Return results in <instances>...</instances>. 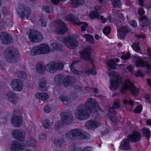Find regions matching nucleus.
Here are the masks:
<instances>
[{
	"mask_svg": "<svg viewBox=\"0 0 151 151\" xmlns=\"http://www.w3.org/2000/svg\"><path fill=\"white\" fill-rule=\"evenodd\" d=\"M78 97V93L76 92L73 93L71 96V98L72 99H76Z\"/></svg>",
	"mask_w": 151,
	"mask_h": 151,
	"instance_id": "obj_57",
	"label": "nucleus"
},
{
	"mask_svg": "<svg viewBox=\"0 0 151 151\" xmlns=\"http://www.w3.org/2000/svg\"><path fill=\"white\" fill-rule=\"evenodd\" d=\"M111 3L114 8L119 6L121 4L120 0H111Z\"/></svg>",
	"mask_w": 151,
	"mask_h": 151,
	"instance_id": "obj_43",
	"label": "nucleus"
},
{
	"mask_svg": "<svg viewBox=\"0 0 151 151\" xmlns=\"http://www.w3.org/2000/svg\"><path fill=\"white\" fill-rule=\"evenodd\" d=\"M44 111L46 113H49L51 111V109L48 106H45L44 109Z\"/></svg>",
	"mask_w": 151,
	"mask_h": 151,
	"instance_id": "obj_58",
	"label": "nucleus"
},
{
	"mask_svg": "<svg viewBox=\"0 0 151 151\" xmlns=\"http://www.w3.org/2000/svg\"><path fill=\"white\" fill-rule=\"evenodd\" d=\"M119 15L118 17L119 20L121 22L124 21L125 19V18L123 16L122 14L120 13H119Z\"/></svg>",
	"mask_w": 151,
	"mask_h": 151,
	"instance_id": "obj_61",
	"label": "nucleus"
},
{
	"mask_svg": "<svg viewBox=\"0 0 151 151\" xmlns=\"http://www.w3.org/2000/svg\"><path fill=\"white\" fill-rule=\"evenodd\" d=\"M142 133L144 136L146 137L148 139L150 137V130L147 127H144L142 130Z\"/></svg>",
	"mask_w": 151,
	"mask_h": 151,
	"instance_id": "obj_36",
	"label": "nucleus"
},
{
	"mask_svg": "<svg viewBox=\"0 0 151 151\" xmlns=\"http://www.w3.org/2000/svg\"><path fill=\"white\" fill-rule=\"evenodd\" d=\"M36 146V141L33 139H28L26 142V145L23 143H19L17 141H14L11 143L10 150L11 151H22L26 148L24 151H32L27 149V147H35Z\"/></svg>",
	"mask_w": 151,
	"mask_h": 151,
	"instance_id": "obj_2",
	"label": "nucleus"
},
{
	"mask_svg": "<svg viewBox=\"0 0 151 151\" xmlns=\"http://www.w3.org/2000/svg\"><path fill=\"white\" fill-rule=\"evenodd\" d=\"M12 134L13 137L15 139L21 142L24 141L25 134L23 131L19 130H14L12 132Z\"/></svg>",
	"mask_w": 151,
	"mask_h": 151,
	"instance_id": "obj_19",
	"label": "nucleus"
},
{
	"mask_svg": "<svg viewBox=\"0 0 151 151\" xmlns=\"http://www.w3.org/2000/svg\"><path fill=\"white\" fill-rule=\"evenodd\" d=\"M43 127L46 129H49L51 127L52 123L50 122V121L48 119H45L43 120Z\"/></svg>",
	"mask_w": 151,
	"mask_h": 151,
	"instance_id": "obj_38",
	"label": "nucleus"
},
{
	"mask_svg": "<svg viewBox=\"0 0 151 151\" xmlns=\"http://www.w3.org/2000/svg\"><path fill=\"white\" fill-rule=\"evenodd\" d=\"M63 78L62 76L58 75L56 76L54 78V81L51 84L53 85H58L62 82V79Z\"/></svg>",
	"mask_w": 151,
	"mask_h": 151,
	"instance_id": "obj_32",
	"label": "nucleus"
},
{
	"mask_svg": "<svg viewBox=\"0 0 151 151\" xmlns=\"http://www.w3.org/2000/svg\"><path fill=\"white\" fill-rule=\"evenodd\" d=\"M100 7L99 6H97L95 8V11H93L91 12L89 14V17L91 19H96L98 20L100 19V20L102 22L104 23L107 21L108 23H110L111 22V20L110 16L107 19L105 18H104L103 16H100L99 17V14L97 12L98 10H100Z\"/></svg>",
	"mask_w": 151,
	"mask_h": 151,
	"instance_id": "obj_10",
	"label": "nucleus"
},
{
	"mask_svg": "<svg viewBox=\"0 0 151 151\" xmlns=\"http://www.w3.org/2000/svg\"><path fill=\"white\" fill-rule=\"evenodd\" d=\"M46 139V136L44 133H41L39 136V140L40 142H42L45 141Z\"/></svg>",
	"mask_w": 151,
	"mask_h": 151,
	"instance_id": "obj_49",
	"label": "nucleus"
},
{
	"mask_svg": "<svg viewBox=\"0 0 151 151\" xmlns=\"http://www.w3.org/2000/svg\"><path fill=\"white\" fill-rule=\"evenodd\" d=\"M65 19L66 20L72 22L74 25L79 24L78 22L79 19L76 18L73 15L70 14L67 15L65 17Z\"/></svg>",
	"mask_w": 151,
	"mask_h": 151,
	"instance_id": "obj_28",
	"label": "nucleus"
},
{
	"mask_svg": "<svg viewBox=\"0 0 151 151\" xmlns=\"http://www.w3.org/2000/svg\"><path fill=\"white\" fill-rule=\"evenodd\" d=\"M135 76L137 77H141L143 76V74L140 71L138 70L135 73Z\"/></svg>",
	"mask_w": 151,
	"mask_h": 151,
	"instance_id": "obj_62",
	"label": "nucleus"
},
{
	"mask_svg": "<svg viewBox=\"0 0 151 151\" xmlns=\"http://www.w3.org/2000/svg\"><path fill=\"white\" fill-rule=\"evenodd\" d=\"M119 59H116L114 60H110L107 61V64L109 67L112 69H115L116 64L115 62H119Z\"/></svg>",
	"mask_w": 151,
	"mask_h": 151,
	"instance_id": "obj_30",
	"label": "nucleus"
},
{
	"mask_svg": "<svg viewBox=\"0 0 151 151\" xmlns=\"http://www.w3.org/2000/svg\"><path fill=\"white\" fill-rule=\"evenodd\" d=\"M65 64L64 62L61 61L58 63L50 62L45 66V70L50 73H54L58 69H62Z\"/></svg>",
	"mask_w": 151,
	"mask_h": 151,
	"instance_id": "obj_8",
	"label": "nucleus"
},
{
	"mask_svg": "<svg viewBox=\"0 0 151 151\" xmlns=\"http://www.w3.org/2000/svg\"><path fill=\"white\" fill-rule=\"evenodd\" d=\"M78 61H76L70 65V68L72 72L74 74L80 75L82 74V72L81 71H78L74 68Z\"/></svg>",
	"mask_w": 151,
	"mask_h": 151,
	"instance_id": "obj_35",
	"label": "nucleus"
},
{
	"mask_svg": "<svg viewBox=\"0 0 151 151\" xmlns=\"http://www.w3.org/2000/svg\"><path fill=\"white\" fill-rule=\"evenodd\" d=\"M40 21L42 26L43 27H45L47 22V20L41 19Z\"/></svg>",
	"mask_w": 151,
	"mask_h": 151,
	"instance_id": "obj_59",
	"label": "nucleus"
},
{
	"mask_svg": "<svg viewBox=\"0 0 151 151\" xmlns=\"http://www.w3.org/2000/svg\"><path fill=\"white\" fill-rule=\"evenodd\" d=\"M111 28L109 27H106L104 28L103 32L106 35H109L110 32Z\"/></svg>",
	"mask_w": 151,
	"mask_h": 151,
	"instance_id": "obj_48",
	"label": "nucleus"
},
{
	"mask_svg": "<svg viewBox=\"0 0 151 151\" xmlns=\"http://www.w3.org/2000/svg\"><path fill=\"white\" fill-rule=\"evenodd\" d=\"M101 125V123L95 120H90L86 122L85 127L88 129L93 130Z\"/></svg>",
	"mask_w": 151,
	"mask_h": 151,
	"instance_id": "obj_17",
	"label": "nucleus"
},
{
	"mask_svg": "<svg viewBox=\"0 0 151 151\" xmlns=\"http://www.w3.org/2000/svg\"><path fill=\"white\" fill-rule=\"evenodd\" d=\"M78 36L76 34L72 35L68 37L58 38L59 40L61 41L68 47L70 49H74L78 45V42L76 40Z\"/></svg>",
	"mask_w": 151,
	"mask_h": 151,
	"instance_id": "obj_5",
	"label": "nucleus"
},
{
	"mask_svg": "<svg viewBox=\"0 0 151 151\" xmlns=\"http://www.w3.org/2000/svg\"><path fill=\"white\" fill-rule=\"evenodd\" d=\"M36 98L42 101L46 100L49 97L48 94L45 92H38L36 94Z\"/></svg>",
	"mask_w": 151,
	"mask_h": 151,
	"instance_id": "obj_29",
	"label": "nucleus"
},
{
	"mask_svg": "<svg viewBox=\"0 0 151 151\" xmlns=\"http://www.w3.org/2000/svg\"><path fill=\"white\" fill-rule=\"evenodd\" d=\"M6 96L8 100L13 104H15L18 100L17 96L12 91L8 92L6 94Z\"/></svg>",
	"mask_w": 151,
	"mask_h": 151,
	"instance_id": "obj_24",
	"label": "nucleus"
},
{
	"mask_svg": "<svg viewBox=\"0 0 151 151\" xmlns=\"http://www.w3.org/2000/svg\"><path fill=\"white\" fill-rule=\"evenodd\" d=\"M91 48L90 47L86 48L80 54L81 58L84 59H88L90 57Z\"/></svg>",
	"mask_w": 151,
	"mask_h": 151,
	"instance_id": "obj_26",
	"label": "nucleus"
},
{
	"mask_svg": "<svg viewBox=\"0 0 151 151\" xmlns=\"http://www.w3.org/2000/svg\"><path fill=\"white\" fill-rule=\"evenodd\" d=\"M61 120L66 124L71 123L73 120V116L71 112L67 111L66 112L62 113L60 114Z\"/></svg>",
	"mask_w": 151,
	"mask_h": 151,
	"instance_id": "obj_13",
	"label": "nucleus"
},
{
	"mask_svg": "<svg viewBox=\"0 0 151 151\" xmlns=\"http://www.w3.org/2000/svg\"><path fill=\"white\" fill-rule=\"evenodd\" d=\"M51 51L49 46L47 44H42L32 48L30 51L32 55L47 54Z\"/></svg>",
	"mask_w": 151,
	"mask_h": 151,
	"instance_id": "obj_7",
	"label": "nucleus"
},
{
	"mask_svg": "<svg viewBox=\"0 0 151 151\" xmlns=\"http://www.w3.org/2000/svg\"><path fill=\"white\" fill-rule=\"evenodd\" d=\"M73 151H91V148L89 147H86L82 150L81 151L80 147L75 148Z\"/></svg>",
	"mask_w": 151,
	"mask_h": 151,
	"instance_id": "obj_51",
	"label": "nucleus"
},
{
	"mask_svg": "<svg viewBox=\"0 0 151 151\" xmlns=\"http://www.w3.org/2000/svg\"><path fill=\"white\" fill-rule=\"evenodd\" d=\"M56 26L55 29L56 32L59 35L64 34L68 30V28L64 22L60 20H58L55 21Z\"/></svg>",
	"mask_w": 151,
	"mask_h": 151,
	"instance_id": "obj_12",
	"label": "nucleus"
},
{
	"mask_svg": "<svg viewBox=\"0 0 151 151\" xmlns=\"http://www.w3.org/2000/svg\"><path fill=\"white\" fill-rule=\"evenodd\" d=\"M129 24L133 27H136L137 26V23L136 21L134 20H132L129 22Z\"/></svg>",
	"mask_w": 151,
	"mask_h": 151,
	"instance_id": "obj_56",
	"label": "nucleus"
},
{
	"mask_svg": "<svg viewBox=\"0 0 151 151\" xmlns=\"http://www.w3.org/2000/svg\"><path fill=\"white\" fill-rule=\"evenodd\" d=\"M101 111L98 102L93 98H89L83 104L79 105L75 112V116L79 120L88 118L92 112Z\"/></svg>",
	"mask_w": 151,
	"mask_h": 151,
	"instance_id": "obj_1",
	"label": "nucleus"
},
{
	"mask_svg": "<svg viewBox=\"0 0 151 151\" xmlns=\"http://www.w3.org/2000/svg\"><path fill=\"white\" fill-rule=\"evenodd\" d=\"M83 37L90 43L91 44L94 43V40L93 36L89 34H85L83 36Z\"/></svg>",
	"mask_w": 151,
	"mask_h": 151,
	"instance_id": "obj_39",
	"label": "nucleus"
},
{
	"mask_svg": "<svg viewBox=\"0 0 151 151\" xmlns=\"http://www.w3.org/2000/svg\"><path fill=\"white\" fill-rule=\"evenodd\" d=\"M29 39L33 42H40L42 40V34L39 32L34 30H30L28 34Z\"/></svg>",
	"mask_w": 151,
	"mask_h": 151,
	"instance_id": "obj_11",
	"label": "nucleus"
},
{
	"mask_svg": "<svg viewBox=\"0 0 151 151\" xmlns=\"http://www.w3.org/2000/svg\"><path fill=\"white\" fill-rule=\"evenodd\" d=\"M108 74L110 77V89L112 91L116 89L121 83L119 74L117 72L110 69L108 70Z\"/></svg>",
	"mask_w": 151,
	"mask_h": 151,
	"instance_id": "obj_4",
	"label": "nucleus"
},
{
	"mask_svg": "<svg viewBox=\"0 0 151 151\" xmlns=\"http://www.w3.org/2000/svg\"><path fill=\"white\" fill-rule=\"evenodd\" d=\"M71 5L73 7H76L78 6L83 4L84 3L83 0H71Z\"/></svg>",
	"mask_w": 151,
	"mask_h": 151,
	"instance_id": "obj_31",
	"label": "nucleus"
},
{
	"mask_svg": "<svg viewBox=\"0 0 151 151\" xmlns=\"http://www.w3.org/2000/svg\"><path fill=\"white\" fill-rule=\"evenodd\" d=\"M86 73L88 75L91 74L93 75H95L97 73L96 71L95 70V67L93 65V68L91 70H87L86 71Z\"/></svg>",
	"mask_w": 151,
	"mask_h": 151,
	"instance_id": "obj_46",
	"label": "nucleus"
},
{
	"mask_svg": "<svg viewBox=\"0 0 151 151\" xmlns=\"http://www.w3.org/2000/svg\"><path fill=\"white\" fill-rule=\"evenodd\" d=\"M119 147L121 149L123 150H130L131 147L129 145V141L127 139L123 140L121 142Z\"/></svg>",
	"mask_w": 151,
	"mask_h": 151,
	"instance_id": "obj_25",
	"label": "nucleus"
},
{
	"mask_svg": "<svg viewBox=\"0 0 151 151\" xmlns=\"http://www.w3.org/2000/svg\"><path fill=\"white\" fill-rule=\"evenodd\" d=\"M120 106V101L116 100L114 101L113 107L109 109V113L107 115V116L109 119L111 120H113V117L116 114L114 109H118Z\"/></svg>",
	"mask_w": 151,
	"mask_h": 151,
	"instance_id": "obj_15",
	"label": "nucleus"
},
{
	"mask_svg": "<svg viewBox=\"0 0 151 151\" xmlns=\"http://www.w3.org/2000/svg\"><path fill=\"white\" fill-rule=\"evenodd\" d=\"M10 85L12 89L15 91H21L23 89V84L20 80L18 79H14L12 81Z\"/></svg>",
	"mask_w": 151,
	"mask_h": 151,
	"instance_id": "obj_16",
	"label": "nucleus"
},
{
	"mask_svg": "<svg viewBox=\"0 0 151 151\" xmlns=\"http://www.w3.org/2000/svg\"><path fill=\"white\" fill-rule=\"evenodd\" d=\"M130 90L134 95H137L139 92V90L134 86L132 83L129 80H125L122 85L121 92L124 93L127 90Z\"/></svg>",
	"mask_w": 151,
	"mask_h": 151,
	"instance_id": "obj_9",
	"label": "nucleus"
},
{
	"mask_svg": "<svg viewBox=\"0 0 151 151\" xmlns=\"http://www.w3.org/2000/svg\"><path fill=\"white\" fill-rule=\"evenodd\" d=\"M144 98L146 100V101L148 103L151 101V98L150 97L149 94H145L144 96Z\"/></svg>",
	"mask_w": 151,
	"mask_h": 151,
	"instance_id": "obj_54",
	"label": "nucleus"
},
{
	"mask_svg": "<svg viewBox=\"0 0 151 151\" xmlns=\"http://www.w3.org/2000/svg\"><path fill=\"white\" fill-rule=\"evenodd\" d=\"M66 0H51L52 2L54 4H57L59 3L60 1H65Z\"/></svg>",
	"mask_w": 151,
	"mask_h": 151,
	"instance_id": "obj_63",
	"label": "nucleus"
},
{
	"mask_svg": "<svg viewBox=\"0 0 151 151\" xmlns=\"http://www.w3.org/2000/svg\"><path fill=\"white\" fill-rule=\"evenodd\" d=\"M43 10L47 13H51L53 11V7L51 6H45L43 7Z\"/></svg>",
	"mask_w": 151,
	"mask_h": 151,
	"instance_id": "obj_42",
	"label": "nucleus"
},
{
	"mask_svg": "<svg viewBox=\"0 0 151 151\" xmlns=\"http://www.w3.org/2000/svg\"><path fill=\"white\" fill-rule=\"evenodd\" d=\"M60 98L62 102L64 104H67L70 103L71 100L70 99L68 96L65 95H62L60 96Z\"/></svg>",
	"mask_w": 151,
	"mask_h": 151,
	"instance_id": "obj_37",
	"label": "nucleus"
},
{
	"mask_svg": "<svg viewBox=\"0 0 151 151\" xmlns=\"http://www.w3.org/2000/svg\"><path fill=\"white\" fill-rule=\"evenodd\" d=\"M17 75L19 77L23 79L25 78L26 76V74L24 72H20L17 73Z\"/></svg>",
	"mask_w": 151,
	"mask_h": 151,
	"instance_id": "obj_52",
	"label": "nucleus"
},
{
	"mask_svg": "<svg viewBox=\"0 0 151 151\" xmlns=\"http://www.w3.org/2000/svg\"><path fill=\"white\" fill-rule=\"evenodd\" d=\"M51 46L52 47L51 51L53 52L58 49L60 47V45L58 43L55 42L52 44L51 45Z\"/></svg>",
	"mask_w": 151,
	"mask_h": 151,
	"instance_id": "obj_45",
	"label": "nucleus"
},
{
	"mask_svg": "<svg viewBox=\"0 0 151 151\" xmlns=\"http://www.w3.org/2000/svg\"><path fill=\"white\" fill-rule=\"evenodd\" d=\"M36 69L37 72L42 74L44 73L45 70V67H43L40 63L37 64Z\"/></svg>",
	"mask_w": 151,
	"mask_h": 151,
	"instance_id": "obj_34",
	"label": "nucleus"
},
{
	"mask_svg": "<svg viewBox=\"0 0 151 151\" xmlns=\"http://www.w3.org/2000/svg\"><path fill=\"white\" fill-rule=\"evenodd\" d=\"M139 43H135L132 45V47L134 50L136 52H139L140 49L139 46Z\"/></svg>",
	"mask_w": 151,
	"mask_h": 151,
	"instance_id": "obj_44",
	"label": "nucleus"
},
{
	"mask_svg": "<svg viewBox=\"0 0 151 151\" xmlns=\"http://www.w3.org/2000/svg\"><path fill=\"white\" fill-rule=\"evenodd\" d=\"M0 39L2 43L5 44H8L13 42L12 38L9 33L5 32L0 33Z\"/></svg>",
	"mask_w": 151,
	"mask_h": 151,
	"instance_id": "obj_14",
	"label": "nucleus"
},
{
	"mask_svg": "<svg viewBox=\"0 0 151 151\" xmlns=\"http://www.w3.org/2000/svg\"><path fill=\"white\" fill-rule=\"evenodd\" d=\"M8 9L6 7H4L2 9V12L3 13L5 14L7 13L8 12Z\"/></svg>",
	"mask_w": 151,
	"mask_h": 151,
	"instance_id": "obj_64",
	"label": "nucleus"
},
{
	"mask_svg": "<svg viewBox=\"0 0 151 151\" xmlns=\"http://www.w3.org/2000/svg\"><path fill=\"white\" fill-rule=\"evenodd\" d=\"M4 55L5 59L9 62L14 63L18 60V51L14 48H8L5 52Z\"/></svg>",
	"mask_w": 151,
	"mask_h": 151,
	"instance_id": "obj_6",
	"label": "nucleus"
},
{
	"mask_svg": "<svg viewBox=\"0 0 151 151\" xmlns=\"http://www.w3.org/2000/svg\"><path fill=\"white\" fill-rule=\"evenodd\" d=\"M139 20L141 23L143 24V26H145L148 25V20L146 17L144 16L141 17Z\"/></svg>",
	"mask_w": 151,
	"mask_h": 151,
	"instance_id": "obj_41",
	"label": "nucleus"
},
{
	"mask_svg": "<svg viewBox=\"0 0 151 151\" xmlns=\"http://www.w3.org/2000/svg\"><path fill=\"white\" fill-rule=\"evenodd\" d=\"M46 81L45 79L42 78H40L38 81V88L41 91L46 90L47 89L46 84Z\"/></svg>",
	"mask_w": 151,
	"mask_h": 151,
	"instance_id": "obj_27",
	"label": "nucleus"
},
{
	"mask_svg": "<svg viewBox=\"0 0 151 151\" xmlns=\"http://www.w3.org/2000/svg\"><path fill=\"white\" fill-rule=\"evenodd\" d=\"M142 138L141 134L137 132H134L128 137V139L132 142H137L139 141Z\"/></svg>",
	"mask_w": 151,
	"mask_h": 151,
	"instance_id": "obj_22",
	"label": "nucleus"
},
{
	"mask_svg": "<svg viewBox=\"0 0 151 151\" xmlns=\"http://www.w3.org/2000/svg\"><path fill=\"white\" fill-rule=\"evenodd\" d=\"M117 29L118 37L119 38L121 39L124 38L126 33L129 31L128 27L122 26L120 27L117 26Z\"/></svg>",
	"mask_w": 151,
	"mask_h": 151,
	"instance_id": "obj_21",
	"label": "nucleus"
},
{
	"mask_svg": "<svg viewBox=\"0 0 151 151\" xmlns=\"http://www.w3.org/2000/svg\"><path fill=\"white\" fill-rule=\"evenodd\" d=\"M65 137L68 140H74L89 138L90 136L82 130L75 129L65 134Z\"/></svg>",
	"mask_w": 151,
	"mask_h": 151,
	"instance_id": "obj_3",
	"label": "nucleus"
},
{
	"mask_svg": "<svg viewBox=\"0 0 151 151\" xmlns=\"http://www.w3.org/2000/svg\"><path fill=\"white\" fill-rule=\"evenodd\" d=\"M130 56L129 53L128 52L125 55L122 56L121 57V58L123 60H127L129 58Z\"/></svg>",
	"mask_w": 151,
	"mask_h": 151,
	"instance_id": "obj_55",
	"label": "nucleus"
},
{
	"mask_svg": "<svg viewBox=\"0 0 151 151\" xmlns=\"http://www.w3.org/2000/svg\"><path fill=\"white\" fill-rule=\"evenodd\" d=\"M135 59L136 61L135 62V64L136 66L138 67H146L149 72H151V66L149 65L147 62H144L142 58L139 57H137Z\"/></svg>",
	"mask_w": 151,
	"mask_h": 151,
	"instance_id": "obj_20",
	"label": "nucleus"
},
{
	"mask_svg": "<svg viewBox=\"0 0 151 151\" xmlns=\"http://www.w3.org/2000/svg\"><path fill=\"white\" fill-rule=\"evenodd\" d=\"M145 13L144 9L142 7L140 8L138 10V13L139 15H141Z\"/></svg>",
	"mask_w": 151,
	"mask_h": 151,
	"instance_id": "obj_60",
	"label": "nucleus"
},
{
	"mask_svg": "<svg viewBox=\"0 0 151 151\" xmlns=\"http://www.w3.org/2000/svg\"><path fill=\"white\" fill-rule=\"evenodd\" d=\"M63 126V124L60 121H58L55 124V129L56 131H58Z\"/></svg>",
	"mask_w": 151,
	"mask_h": 151,
	"instance_id": "obj_47",
	"label": "nucleus"
},
{
	"mask_svg": "<svg viewBox=\"0 0 151 151\" xmlns=\"http://www.w3.org/2000/svg\"><path fill=\"white\" fill-rule=\"evenodd\" d=\"M62 142L60 139H58L55 140L54 141L55 145L57 147L60 146L62 144Z\"/></svg>",
	"mask_w": 151,
	"mask_h": 151,
	"instance_id": "obj_53",
	"label": "nucleus"
},
{
	"mask_svg": "<svg viewBox=\"0 0 151 151\" xmlns=\"http://www.w3.org/2000/svg\"><path fill=\"white\" fill-rule=\"evenodd\" d=\"M78 22L79 24H76V25H81V30L82 31H85L86 30V27H87L88 26V24L84 22H80L79 20Z\"/></svg>",
	"mask_w": 151,
	"mask_h": 151,
	"instance_id": "obj_40",
	"label": "nucleus"
},
{
	"mask_svg": "<svg viewBox=\"0 0 151 151\" xmlns=\"http://www.w3.org/2000/svg\"><path fill=\"white\" fill-rule=\"evenodd\" d=\"M142 109V106L141 105H138L134 110V112L136 113H140Z\"/></svg>",
	"mask_w": 151,
	"mask_h": 151,
	"instance_id": "obj_50",
	"label": "nucleus"
},
{
	"mask_svg": "<svg viewBox=\"0 0 151 151\" xmlns=\"http://www.w3.org/2000/svg\"><path fill=\"white\" fill-rule=\"evenodd\" d=\"M17 9L18 13L22 18L25 17L27 18L29 17L30 14V10L29 8L20 6Z\"/></svg>",
	"mask_w": 151,
	"mask_h": 151,
	"instance_id": "obj_18",
	"label": "nucleus"
},
{
	"mask_svg": "<svg viewBox=\"0 0 151 151\" xmlns=\"http://www.w3.org/2000/svg\"><path fill=\"white\" fill-rule=\"evenodd\" d=\"M72 78L70 76H67L63 81V83L65 87L70 86L72 82Z\"/></svg>",
	"mask_w": 151,
	"mask_h": 151,
	"instance_id": "obj_33",
	"label": "nucleus"
},
{
	"mask_svg": "<svg viewBox=\"0 0 151 151\" xmlns=\"http://www.w3.org/2000/svg\"><path fill=\"white\" fill-rule=\"evenodd\" d=\"M11 122L13 126L16 127H19L21 125L22 118L20 116H13L12 118Z\"/></svg>",
	"mask_w": 151,
	"mask_h": 151,
	"instance_id": "obj_23",
	"label": "nucleus"
}]
</instances>
